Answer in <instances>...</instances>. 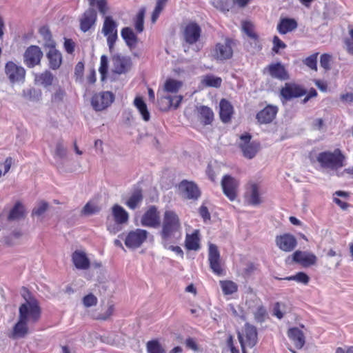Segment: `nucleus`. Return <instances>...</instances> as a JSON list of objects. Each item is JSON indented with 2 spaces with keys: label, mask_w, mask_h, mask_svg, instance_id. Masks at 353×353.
<instances>
[{
  "label": "nucleus",
  "mask_w": 353,
  "mask_h": 353,
  "mask_svg": "<svg viewBox=\"0 0 353 353\" xmlns=\"http://www.w3.org/2000/svg\"><path fill=\"white\" fill-rule=\"evenodd\" d=\"M183 100L181 95H163L158 98L157 104L160 110L166 112L171 108L177 109Z\"/></svg>",
  "instance_id": "nucleus-18"
},
{
  "label": "nucleus",
  "mask_w": 353,
  "mask_h": 353,
  "mask_svg": "<svg viewBox=\"0 0 353 353\" xmlns=\"http://www.w3.org/2000/svg\"><path fill=\"white\" fill-rule=\"evenodd\" d=\"M143 226L157 228L161 224L160 212L155 205L149 206L145 211L141 219Z\"/></svg>",
  "instance_id": "nucleus-12"
},
{
  "label": "nucleus",
  "mask_w": 353,
  "mask_h": 353,
  "mask_svg": "<svg viewBox=\"0 0 353 353\" xmlns=\"http://www.w3.org/2000/svg\"><path fill=\"white\" fill-rule=\"evenodd\" d=\"M259 190L260 187L259 184L254 182H250L248 184L245 199L248 204L251 205H258L262 203Z\"/></svg>",
  "instance_id": "nucleus-25"
},
{
  "label": "nucleus",
  "mask_w": 353,
  "mask_h": 353,
  "mask_svg": "<svg viewBox=\"0 0 353 353\" xmlns=\"http://www.w3.org/2000/svg\"><path fill=\"white\" fill-rule=\"evenodd\" d=\"M113 312H114V306L110 305L105 314H99L97 316H95L94 319H97V320H103V321L107 320L112 315Z\"/></svg>",
  "instance_id": "nucleus-61"
},
{
  "label": "nucleus",
  "mask_w": 353,
  "mask_h": 353,
  "mask_svg": "<svg viewBox=\"0 0 353 353\" xmlns=\"http://www.w3.org/2000/svg\"><path fill=\"white\" fill-rule=\"evenodd\" d=\"M307 94L306 90L295 83H285L280 90V96L285 101L299 98Z\"/></svg>",
  "instance_id": "nucleus-10"
},
{
  "label": "nucleus",
  "mask_w": 353,
  "mask_h": 353,
  "mask_svg": "<svg viewBox=\"0 0 353 353\" xmlns=\"http://www.w3.org/2000/svg\"><path fill=\"white\" fill-rule=\"evenodd\" d=\"M43 57V52L37 46H30L25 51L23 55L24 63L28 68H33L39 65Z\"/></svg>",
  "instance_id": "nucleus-20"
},
{
  "label": "nucleus",
  "mask_w": 353,
  "mask_h": 353,
  "mask_svg": "<svg viewBox=\"0 0 353 353\" xmlns=\"http://www.w3.org/2000/svg\"><path fill=\"white\" fill-rule=\"evenodd\" d=\"M332 57L328 54H323L320 58V65L326 71L330 70L331 68L330 63Z\"/></svg>",
  "instance_id": "nucleus-56"
},
{
  "label": "nucleus",
  "mask_w": 353,
  "mask_h": 353,
  "mask_svg": "<svg viewBox=\"0 0 353 353\" xmlns=\"http://www.w3.org/2000/svg\"><path fill=\"white\" fill-rule=\"evenodd\" d=\"M276 279L281 280V278H276ZM284 280L288 281H296L299 283H303L305 285H307L309 283L310 278L305 272H299L296 273L295 275L287 276L283 279Z\"/></svg>",
  "instance_id": "nucleus-47"
},
{
  "label": "nucleus",
  "mask_w": 353,
  "mask_h": 353,
  "mask_svg": "<svg viewBox=\"0 0 353 353\" xmlns=\"http://www.w3.org/2000/svg\"><path fill=\"white\" fill-rule=\"evenodd\" d=\"M121 35L130 48H134L137 46L138 38L130 28H123L121 31Z\"/></svg>",
  "instance_id": "nucleus-37"
},
{
  "label": "nucleus",
  "mask_w": 353,
  "mask_h": 353,
  "mask_svg": "<svg viewBox=\"0 0 353 353\" xmlns=\"http://www.w3.org/2000/svg\"><path fill=\"white\" fill-rule=\"evenodd\" d=\"M202 83L206 87L219 88L221 86L222 79L213 74H207L203 77Z\"/></svg>",
  "instance_id": "nucleus-41"
},
{
  "label": "nucleus",
  "mask_w": 353,
  "mask_h": 353,
  "mask_svg": "<svg viewBox=\"0 0 353 353\" xmlns=\"http://www.w3.org/2000/svg\"><path fill=\"white\" fill-rule=\"evenodd\" d=\"M82 301L85 307H90L96 305L97 304L98 299L93 294L90 293L83 298Z\"/></svg>",
  "instance_id": "nucleus-54"
},
{
  "label": "nucleus",
  "mask_w": 353,
  "mask_h": 353,
  "mask_svg": "<svg viewBox=\"0 0 353 353\" xmlns=\"http://www.w3.org/2000/svg\"><path fill=\"white\" fill-rule=\"evenodd\" d=\"M208 261L210 267L214 274L218 276L224 274V270L221 265L220 252L218 247L212 243L209 245Z\"/></svg>",
  "instance_id": "nucleus-15"
},
{
  "label": "nucleus",
  "mask_w": 353,
  "mask_h": 353,
  "mask_svg": "<svg viewBox=\"0 0 353 353\" xmlns=\"http://www.w3.org/2000/svg\"><path fill=\"white\" fill-rule=\"evenodd\" d=\"M146 347L148 353H165V350L157 339L148 341Z\"/></svg>",
  "instance_id": "nucleus-46"
},
{
  "label": "nucleus",
  "mask_w": 353,
  "mask_h": 353,
  "mask_svg": "<svg viewBox=\"0 0 353 353\" xmlns=\"http://www.w3.org/2000/svg\"><path fill=\"white\" fill-rule=\"evenodd\" d=\"M48 208V203L44 201H41L38 203V207L34 208L32 210V215L41 216L47 210Z\"/></svg>",
  "instance_id": "nucleus-55"
},
{
  "label": "nucleus",
  "mask_w": 353,
  "mask_h": 353,
  "mask_svg": "<svg viewBox=\"0 0 353 353\" xmlns=\"http://www.w3.org/2000/svg\"><path fill=\"white\" fill-rule=\"evenodd\" d=\"M65 97L66 92L65 90L61 88H59L52 94L51 101L52 103H59L63 101Z\"/></svg>",
  "instance_id": "nucleus-52"
},
{
  "label": "nucleus",
  "mask_w": 353,
  "mask_h": 353,
  "mask_svg": "<svg viewBox=\"0 0 353 353\" xmlns=\"http://www.w3.org/2000/svg\"><path fill=\"white\" fill-rule=\"evenodd\" d=\"M64 48L67 53L72 54L75 49V43L71 39H65Z\"/></svg>",
  "instance_id": "nucleus-60"
},
{
  "label": "nucleus",
  "mask_w": 353,
  "mask_h": 353,
  "mask_svg": "<svg viewBox=\"0 0 353 353\" xmlns=\"http://www.w3.org/2000/svg\"><path fill=\"white\" fill-rule=\"evenodd\" d=\"M185 345L188 348L192 350L193 351H195V352L198 351V350H199L196 341L193 338H191V337L186 339Z\"/></svg>",
  "instance_id": "nucleus-64"
},
{
  "label": "nucleus",
  "mask_w": 353,
  "mask_h": 353,
  "mask_svg": "<svg viewBox=\"0 0 353 353\" xmlns=\"http://www.w3.org/2000/svg\"><path fill=\"white\" fill-rule=\"evenodd\" d=\"M181 223L178 214L173 210H165L159 232L162 245L175 243L181 237Z\"/></svg>",
  "instance_id": "nucleus-1"
},
{
  "label": "nucleus",
  "mask_w": 353,
  "mask_h": 353,
  "mask_svg": "<svg viewBox=\"0 0 353 353\" xmlns=\"http://www.w3.org/2000/svg\"><path fill=\"white\" fill-rule=\"evenodd\" d=\"M143 200V190L137 188L133 190L128 199L125 201V205L130 210H136L139 208Z\"/></svg>",
  "instance_id": "nucleus-27"
},
{
  "label": "nucleus",
  "mask_w": 353,
  "mask_h": 353,
  "mask_svg": "<svg viewBox=\"0 0 353 353\" xmlns=\"http://www.w3.org/2000/svg\"><path fill=\"white\" fill-rule=\"evenodd\" d=\"M74 265L78 269L87 270L90 268V260L82 251H75L72 255Z\"/></svg>",
  "instance_id": "nucleus-31"
},
{
  "label": "nucleus",
  "mask_w": 353,
  "mask_h": 353,
  "mask_svg": "<svg viewBox=\"0 0 353 353\" xmlns=\"http://www.w3.org/2000/svg\"><path fill=\"white\" fill-rule=\"evenodd\" d=\"M236 43L237 41L230 37L225 38L223 43H216L212 51L213 58L221 61L232 59L233 48L236 46Z\"/></svg>",
  "instance_id": "nucleus-4"
},
{
  "label": "nucleus",
  "mask_w": 353,
  "mask_h": 353,
  "mask_svg": "<svg viewBox=\"0 0 353 353\" xmlns=\"http://www.w3.org/2000/svg\"><path fill=\"white\" fill-rule=\"evenodd\" d=\"M134 105L141 115L143 120L148 121L150 119V114L143 98L137 97L134 100Z\"/></svg>",
  "instance_id": "nucleus-38"
},
{
  "label": "nucleus",
  "mask_w": 353,
  "mask_h": 353,
  "mask_svg": "<svg viewBox=\"0 0 353 353\" xmlns=\"http://www.w3.org/2000/svg\"><path fill=\"white\" fill-rule=\"evenodd\" d=\"M275 243L280 250L286 252L294 250L297 245L296 239L294 235L289 233L276 236Z\"/></svg>",
  "instance_id": "nucleus-22"
},
{
  "label": "nucleus",
  "mask_w": 353,
  "mask_h": 353,
  "mask_svg": "<svg viewBox=\"0 0 353 353\" xmlns=\"http://www.w3.org/2000/svg\"><path fill=\"white\" fill-rule=\"evenodd\" d=\"M292 260L303 267H309L316 264L317 258L313 253L296 250L292 254Z\"/></svg>",
  "instance_id": "nucleus-24"
},
{
  "label": "nucleus",
  "mask_w": 353,
  "mask_h": 353,
  "mask_svg": "<svg viewBox=\"0 0 353 353\" xmlns=\"http://www.w3.org/2000/svg\"><path fill=\"white\" fill-rule=\"evenodd\" d=\"M97 211V207L91 204L90 203H86L82 210L83 214L86 215L94 214Z\"/></svg>",
  "instance_id": "nucleus-63"
},
{
  "label": "nucleus",
  "mask_w": 353,
  "mask_h": 353,
  "mask_svg": "<svg viewBox=\"0 0 353 353\" xmlns=\"http://www.w3.org/2000/svg\"><path fill=\"white\" fill-rule=\"evenodd\" d=\"M148 232L145 230L136 229L128 232L125 239V245L128 248H139L147 239Z\"/></svg>",
  "instance_id": "nucleus-14"
},
{
  "label": "nucleus",
  "mask_w": 353,
  "mask_h": 353,
  "mask_svg": "<svg viewBox=\"0 0 353 353\" xmlns=\"http://www.w3.org/2000/svg\"><path fill=\"white\" fill-rule=\"evenodd\" d=\"M183 83L181 81L169 78L164 83L163 91L171 94H176L182 87Z\"/></svg>",
  "instance_id": "nucleus-39"
},
{
  "label": "nucleus",
  "mask_w": 353,
  "mask_h": 353,
  "mask_svg": "<svg viewBox=\"0 0 353 353\" xmlns=\"http://www.w3.org/2000/svg\"><path fill=\"white\" fill-rule=\"evenodd\" d=\"M289 339L293 342L296 348L301 349L305 343V337L303 331L298 327L290 328L288 331Z\"/></svg>",
  "instance_id": "nucleus-28"
},
{
  "label": "nucleus",
  "mask_w": 353,
  "mask_h": 353,
  "mask_svg": "<svg viewBox=\"0 0 353 353\" xmlns=\"http://www.w3.org/2000/svg\"><path fill=\"white\" fill-rule=\"evenodd\" d=\"M254 319L257 322L262 323L267 316V311L264 306L259 305L254 313Z\"/></svg>",
  "instance_id": "nucleus-53"
},
{
  "label": "nucleus",
  "mask_w": 353,
  "mask_h": 353,
  "mask_svg": "<svg viewBox=\"0 0 353 353\" xmlns=\"http://www.w3.org/2000/svg\"><path fill=\"white\" fill-rule=\"evenodd\" d=\"M117 25L113 19L110 17H105L104 19L102 32L107 38V43L110 52H113L115 43L118 39Z\"/></svg>",
  "instance_id": "nucleus-6"
},
{
  "label": "nucleus",
  "mask_w": 353,
  "mask_h": 353,
  "mask_svg": "<svg viewBox=\"0 0 353 353\" xmlns=\"http://www.w3.org/2000/svg\"><path fill=\"white\" fill-rule=\"evenodd\" d=\"M279 108L274 105H267L256 113V119L259 124H269L276 118Z\"/></svg>",
  "instance_id": "nucleus-21"
},
{
  "label": "nucleus",
  "mask_w": 353,
  "mask_h": 353,
  "mask_svg": "<svg viewBox=\"0 0 353 353\" xmlns=\"http://www.w3.org/2000/svg\"><path fill=\"white\" fill-rule=\"evenodd\" d=\"M297 21L292 18H281L277 25V30L281 34H285L296 29Z\"/></svg>",
  "instance_id": "nucleus-30"
},
{
  "label": "nucleus",
  "mask_w": 353,
  "mask_h": 353,
  "mask_svg": "<svg viewBox=\"0 0 353 353\" xmlns=\"http://www.w3.org/2000/svg\"><path fill=\"white\" fill-rule=\"evenodd\" d=\"M316 159L322 168L334 170L344 166L345 157L340 149L336 148L333 152H320Z\"/></svg>",
  "instance_id": "nucleus-3"
},
{
  "label": "nucleus",
  "mask_w": 353,
  "mask_h": 353,
  "mask_svg": "<svg viewBox=\"0 0 353 353\" xmlns=\"http://www.w3.org/2000/svg\"><path fill=\"white\" fill-rule=\"evenodd\" d=\"M219 116L223 123H228L231 121L234 113V108L231 103L225 99H222L219 103Z\"/></svg>",
  "instance_id": "nucleus-29"
},
{
  "label": "nucleus",
  "mask_w": 353,
  "mask_h": 353,
  "mask_svg": "<svg viewBox=\"0 0 353 353\" xmlns=\"http://www.w3.org/2000/svg\"><path fill=\"white\" fill-rule=\"evenodd\" d=\"M199 212L200 216L203 218V219L205 222L210 220V218H211L209 210L206 206L201 205L199 208Z\"/></svg>",
  "instance_id": "nucleus-62"
},
{
  "label": "nucleus",
  "mask_w": 353,
  "mask_h": 353,
  "mask_svg": "<svg viewBox=\"0 0 353 353\" xmlns=\"http://www.w3.org/2000/svg\"><path fill=\"white\" fill-rule=\"evenodd\" d=\"M108 70V61L105 55L101 57L100 67L99 71L101 74V81H104L106 78V75Z\"/></svg>",
  "instance_id": "nucleus-49"
},
{
  "label": "nucleus",
  "mask_w": 353,
  "mask_h": 353,
  "mask_svg": "<svg viewBox=\"0 0 353 353\" xmlns=\"http://www.w3.org/2000/svg\"><path fill=\"white\" fill-rule=\"evenodd\" d=\"M145 10L144 8L139 10L137 14L134 26L138 32H141L144 29V17Z\"/></svg>",
  "instance_id": "nucleus-48"
},
{
  "label": "nucleus",
  "mask_w": 353,
  "mask_h": 353,
  "mask_svg": "<svg viewBox=\"0 0 353 353\" xmlns=\"http://www.w3.org/2000/svg\"><path fill=\"white\" fill-rule=\"evenodd\" d=\"M88 3L90 8L97 7L102 15H105L109 10L107 0H88Z\"/></svg>",
  "instance_id": "nucleus-43"
},
{
  "label": "nucleus",
  "mask_w": 353,
  "mask_h": 353,
  "mask_svg": "<svg viewBox=\"0 0 353 353\" xmlns=\"http://www.w3.org/2000/svg\"><path fill=\"white\" fill-rule=\"evenodd\" d=\"M257 330L255 326L246 323L242 330V333H238V339L242 349L245 346L253 347L257 342Z\"/></svg>",
  "instance_id": "nucleus-7"
},
{
  "label": "nucleus",
  "mask_w": 353,
  "mask_h": 353,
  "mask_svg": "<svg viewBox=\"0 0 353 353\" xmlns=\"http://www.w3.org/2000/svg\"><path fill=\"white\" fill-rule=\"evenodd\" d=\"M198 118L203 125H210L214 120V112L210 108L201 105L198 108Z\"/></svg>",
  "instance_id": "nucleus-35"
},
{
  "label": "nucleus",
  "mask_w": 353,
  "mask_h": 353,
  "mask_svg": "<svg viewBox=\"0 0 353 353\" xmlns=\"http://www.w3.org/2000/svg\"><path fill=\"white\" fill-rule=\"evenodd\" d=\"M66 149L61 142H58L56 145L54 154L60 159H63L66 156Z\"/></svg>",
  "instance_id": "nucleus-59"
},
{
  "label": "nucleus",
  "mask_w": 353,
  "mask_h": 353,
  "mask_svg": "<svg viewBox=\"0 0 353 353\" xmlns=\"http://www.w3.org/2000/svg\"><path fill=\"white\" fill-rule=\"evenodd\" d=\"M266 72L272 78L281 81H286L290 79L288 70L281 62L269 64L264 68L263 72L265 73Z\"/></svg>",
  "instance_id": "nucleus-19"
},
{
  "label": "nucleus",
  "mask_w": 353,
  "mask_h": 353,
  "mask_svg": "<svg viewBox=\"0 0 353 353\" xmlns=\"http://www.w3.org/2000/svg\"><path fill=\"white\" fill-rule=\"evenodd\" d=\"M114 99V96L111 92H101L92 96L91 104L96 111H102L110 106Z\"/></svg>",
  "instance_id": "nucleus-13"
},
{
  "label": "nucleus",
  "mask_w": 353,
  "mask_h": 353,
  "mask_svg": "<svg viewBox=\"0 0 353 353\" xmlns=\"http://www.w3.org/2000/svg\"><path fill=\"white\" fill-rule=\"evenodd\" d=\"M25 215V209L22 203L19 201H17L14 207L10 210L8 219L9 220H16L23 218Z\"/></svg>",
  "instance_id": "nucleus-42"
},
{
  "label": "nucleus",
  "mask_w": 353,
  "mask_h": 353,
  "mask_svg": "<svg viewBox=\"0 0 353 353\" xmlns=\"http://www.w3.org/2000/svg\"><path fill=\"white\" fill-rule=\"evenodd\" d=\"M252 135L250 133H245L240 136L241 142L239 147L243 152V156L248 159H253L260 150V143L256 141L251 142Z\"/></svg>",
  "instance_id": "nucleus-5"
},
{
  "label": "nucleus",
  "mask_w": 353,
  "mask_h": 353,
  "mask_svg": "<svg viewBox=\"0 0 353 353\" xmlns=\"http://www.w3.org/2000/svg\"><path fill=\"white\" fill-rule=\"evenodd\" d=\"M115 70L119 74L128 71L132 65L131 59L129 57L117 56L114 59Z\"/></svg>",
  "instance_id": "nucleus-36"
},
{
  "label": "nucleus",
  "mask_w": 353,
  "mask_h": 353,
  "mask_svg": "<svg viewBox=\"0 0 353 353\" xmlns=\"http://www.w3.org/2000/svg\"><path fill=\"white\" fill-rule=\"evenodd\" d=\"M350 37L345 39V44L346 46V50L350 54L353 55V28L349 31Z\"/></svg>",
  "instance_id": "nucleus-58"
},
{
  "label": "nucleus",
  "mask_w": 353,
  "mask_h": 353,
  "mask_svg": "<svg viewBox=\"0 0 353 353\" xmlns=\"http://www.w3.org/2000/svg\"><path fill=\"white\" fill-rule=\"evenodd\" d=\"M286 46V44L283 41H282L278 36H274L273 37L272 51L274 52L278 53L279 49H285Z\"/></svg>",
  "instance_id": "nucleus-57"
},
{
  "label": "nucleus",
  "mask_w": 353,
  "mask_h": 353,
  "mask_svg": "<svg viewBox=\"0 0 353 353\" xmlns=\"http://www.w3.org/2000/svg\"><path fill=\"white\" fill-rule=\"evenodd\" d=\"M54 76L48 70H46L45 72L37 75L36 77V81L45 87L51 85L52 84Z\"/></svg>",
  "instance_id": "nucleus-45"
},
{
  "label": "nucleus",
  "mask_w": 353,
  "mask_h": 353,
  "mask_svg": "<svg viewBox=\"0 0 353 353\" xmlns=\"http://www.w3.org/2000/svg\"><path fill=\"white\" fill-rule=\"evenodd\" d=\"M112 214L114 217V221L117 224L127 223L129 220L128 212L121 205L114 204L112 207Z\"/></svg>",
  "instance_id": "nucleus-32"
},
{
  "label": "nucleus",
  "mask_w": 353,
  "mask_h": 353,
  "mask_svg": "<svg viewBox=\"0 0 353 353\" xmlns=\"http://www.w3.org/2000/svg\"><path fill=\"white\" fill-rule=\"evenodd\" d=\"M221 184L223 194L230 201H234L238 194L239 181L230 174H225Z\"/></svg>",
  "instance_id": "nucleus-9"
},
{
  "label": "nucleus",
  "mask_w": 353,
  "mask_h": 353,
  "mask_svg": "<svg viewBox=\"0 0 353 353\" xmlns=\"http://www.w3.org/2000/svg\"><path fill=\"white\" fill-rule=\"evenodd\" d=\"M97 21V12L93 8H88L79 17V28L86 32L94 29Z\"/></svg>",
  "instance_id": "nucleus-11"
},
{
  "label": "nucleus",
  "mask_w": 353,
  "mask_h": 353,
  "mask_svg": "<svg viewBox=\"0 0 353 353\" xmlns=\"http://www.w3.org/2000/svg\"><path fill=\"white\" fill-rule=\"evenodd\" d=\"M319 53L316 52L307 57L304 61V63L310 69L315 71L317 70V57Z\"/></svg>",
  "instance_id": "nucleus-51"
},
{
  "label": "nucleus",
  "mask_w": 353,
  "mask_h": 353,
  "mask_svg": "<svg viewBox=\"0 0 353 353\" xmlns=\"http://www.w3.org/2000/svg\"><path fill=\"white\" fill-rule=\"evenodd\" d=\"M179 189L185 199L196 201L201 194L198 185L193 181L183 180L179 184Z\"/></svg>",
  "instance_id": "nucleus-16"
},
{
  "label": "nucleus",
  "mask_w": 353,
  "mask_h": 353,
  "mask_svg": "<svg viewBox=\"0 0 353 353\" xmlns=\"http://www.w3.org/2000/svg\"><path fill=\"white\" fill-rule=\"evenodd\" d=\"M168 0H157L156 6L151 15V21L155 23L159 17V15L165 8Z\"/></svg>",
  "instance_id": "nucleus-44"
},
{
  "label": "nucleus",
  "mask_w": 353,
  "mask_h": 353,
  "mask_svg": "<svg viewBox=\"0 0 353 353\" xmlns=\"http://www.w3.org/2000/svg\"><path fill=\"white\" fill-rule=\"evenodd\" d=\"M25 292L23 294V297L26 301V303H22L19 308V315L21 316V312L25 314V321L30 323H37L41 316V308L39 305V301L32 296L30 291L23 288Z\"/></svg>",
  "instance_id": "nucleus-2"
},
{
  "label": "nucleus",
  "mask_w": 353,
  "mask_h": 353,
  "mask_svg": "<svg viewBox=\"0 0 353 353\" xmlns=\"http://www.w3.org/2000/svg\"><path fill=\"white\" fill-rule=\"evenodd\" d=\"M25 314L21 312V316H19V320L17 323L14 325L10 338H23L28 332V322L25 321Z\"/></svg>",
  "instance_id": "nucleus-26"
},
{
  "label": "nucleus",
  "mask_w": 353,
  "mask_h": 353,
  "mask_svg": "<svg viewBox=\"0 0 353 353\" xmlns=\"http://www.w3.org/2000/svg\"><path fill=\"white\" fill-rule=\"evenodd\" d=\"M47 58L49 62V67L52 70H57L62 63V54L56 48H50L47 53Z\"/></svg>",
  "instance_id": "nucleus-34"
},
{
  "label": "nucleus",
  "mask_w": 353,
  "mask_h": 353,
  "mask_svg": "<svg viewBox=\"0 0 353 353\" xmlns=\"http://www.w3.org/2000/svg\"><path fill=\"white\" fill-rule=\"evenodd\" d=\"M5 72L12 83L23 82L25 79L26 70L13 61H8L5 66Z\"/></svg>",
  "instance_id": "nucleus-17"
},
{
  "label": "nucleus",
  "mask_w": 353,
  "mask_h": 353,
  "mask_svg": "<svg viewBox=\"0 0 353 353\" xmlns=\"http://www.w3.org/2000/svg\"><path fill=\"white\" fill-rule=\"evenodd\" d=\"M219 283L225 295H230L238 291L237 284L231 280L220 281Z\"/></svg>",
  "instance_id": "nucleus-40"
},
{
  "label": "nucleus",
  "mask_w": 353,
  "mask_h": 353,
  "mask_svg": "<svg viewBox=\"0 0 353 353\" xmlns=\"http://www.w3.org/2000/svg\"><path fill=\"white\" fill-rule=\"evenodd\" d=\"M212 5L222 12H228L230 9V0H213Z\"/></svg>",
  "instance_id": "nucleus-50"
},
{
  "label": "nucleus",
  "mask_w": 353,
  "mask_h": 353,
  "mask_svg": "<svg viewBox=\"0 0 353 353\" xmlns=\"http://www.w3.org/2000/svg\"><path fill=\"white\" fill-rule=\"evenodd\" d=\"M185 247L188 250H199L200 246L199 230H195L190 234H187L185 240Z\"/></svg>",
  "instance_id": "nucleus-33"
},
{
  "label": "nucleus",
  "mask_w": 353,
  "mask_h": 353,
  "mask_svg": "<svg viewBox=\"0 0 353 353\" xmlns=\"http://www.w3.org/2000/svg\"><path fill=\"white\" fill-rule=\"evenodd\" d=\"M242 30L250 39V45L257 51L262 50V44L261 43L258 34L255 32L254 24L250 21H242Z\"/></svg>",
  "instance_id": "nucleus-23"
},
{
  "label": "nucleus",
  "mask_w": 353,
  "mask_h": 353,
  "mask_svg": "<svg viewBox=\"0 0 353 353\" xmlns=\"http://www.w3.org/2000/svg\"><path fill=\"white\" fill-rule=\"evenodd\" d=\"M201 32V28L196 22L190 21L183 26L182 36L186 43L193 45L200 40Z\"/></svg>",
  "instance_id": "nucleus-8"
}]
</instances>
